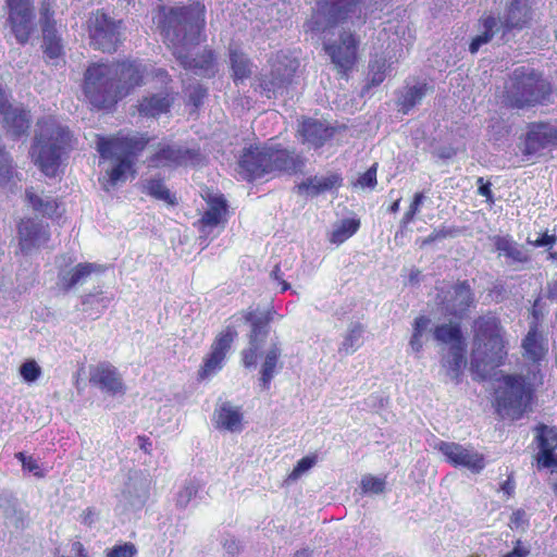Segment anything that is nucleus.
<instances>
[{
    "mask_svg": "<svg viewBox=\"0 0 557 557\" xmlns=\"http://www.w3.org/2000/svg\"><path fill=\"white\" fill-rule=\"evenodd\" d=\"M475 304L474 294L467 281L453 285L442 299L445 311L456 318H463Z\"/></svg>",
    "mask_w": 557,
    "mask_h": 557,
    "instance_id": "nucleus-21",
    "label": "nucleus"
},
{
    "mask_svg": "<svg viewBox=\"0 0 557 557\" xmlns=\"http://www.w3.org/2000/svg\"><path fill=\"white\" fill-rule=\"evenodd\" d=\"M547 297L553 301H557V280L547 284Z\"/></svg>",
    "mask_w": 557,
    "mask_h": 557,
    "instance_id": "nucleus-64",
    "label": "nucleus"
},
{
    "mask_svg": "<svg viewBox=\"0 0 557 557\" xmlns=\"http://www.w3.org/2000/svg\"><path fill=\"white\" fill-rule=\"evenodd\" d=\"M53 14L52 2L50 0H42L40 7V25L44 38V53L50 60H59L64 51L61 37L55 27Z\"/></svg>",
    "mask_w": 557,
    "mask_h": 557,
    "instance_id": "nucleus-19",
    "label": "nucleus"
},
{
    "mask_svg": "<svg viewBox=\"0 0 557 557\" xmlns=\"http://www.w3.org/2000/svg\"><path fill=\"white\" fill-rule=\"evenodd\" d=\"M214 420L218 429H223L230 432L242 431L243 414L239 408L234 407L228 403L223 404L215 410Z\"/></svg>",
    "mask_w": 557,
    "mask_h": 557,
    "instance_id": "nucleus-34",
    "label": "nucleus"
},
{
    "mask_svg": "<svg viewBox=\"0 0 557 557\" xmlns=\"http://www.w3.org/2000/svg\"><path fill=\"white\" fill-rule=\"evenodd\" d=\"M530 554V549L528 547H523L521 545V541L518 540L515 544V547L511 552L505 554L503 557H528Z\"/></svg>",
    "mask_w": 557,
    "mask_h": 557,
    "instance_id": "nucleus-57",
    "label": "nucleus"
},
{
    "mask_svg": "<svg viewBox=\"0 0 557 557\" xmlns=\"http://www.w3.org/2000/svg\"><path fill=\"white\" fill-rule=\"evenodd\" d=\"M244 319L251 324V331L248 347L242 351L243 364L246 368H255L258 357L261 359L259 384L267 391L274 376L283 369L282 347L277 337L272 338L270 345L265 346L272 312L257 313L249 310L244 314Z\"/></svg>",
    "mask_w": 557,
    "mask_h": 557,
    "instance_id": "nucleus-4",
    "label": "nucleus"
},
{
    "mask_svg": "<svg viewBox=\"0 0 557 557\" xmlns=\"http://www.w3.org/2000/svg\"><path fill=\"white\" fill-rule=\"evenodd\" d=\"M499 29L500 24L496 17L492 15L481 17L478 22V34L472 37L469 45L470 53H478L483 46L494 38Z\"/></svg>",
    "mask_w": 557,
    "mask_h": 557,
    "instance_id": "nucleus-31",
    "label": "nucleus"
},
{
    "mask_svg": "<svg viewBox=\"0 0 557 557\" xmlns=\"http://www.w3.org/2000/svg\"><path fill=\"white\" fill-rule=\"evenodd\" d=\"M549 85L534 72L525 74L516 70L506 90V103L511 108L525 109L543 103L549 95Z\"/></svg>",
    "mask_w": 557,
    "mask_h": 557,
    "instance_id": "nucleus-10",
    "label": "nucleus"
},
{
    "mask_svg": "<svg viewBox=\"0 0 557 557\" xmlns=\"http://www.w3.org/2000/svg\"><path fill=\"white\" fill-rule=\"evenodd\" d=\"M476 185H478V193H479V195L485 197L486 201L490 205H493L494 203V196H493V193H492V189H491L492 184L488 183V182L485 183L483 177H478Z\"/></svg>",
    "mask_w": 557,
    "mask_h": 557,
    "instance_id": "nucleus-53",
    "label": "nucleus"
},
{
    "mask_svg": "<svg viewBox=\"0 0 557 557\" xmlns=\"http://www.w3.org/2000/svg\"><path fill=\"white\" fill-rule=\"evenodd\" d=\"M315 461L317 458L314 456H306L301 458L288 475V480L295 481L300 478L305 472L310 470L315 465Z\"/></svg>",
    "mask_w": 557,
    "mask_h": 557,
    "instance_id": "nucleus-49",
    "label": "nucleus"
},
{
    "mask_svg": "<svg viewBox=\"0 0 557 557\" xmlns=\"http://www.w3.org/2000/svg\"><path fill=\"white\" fill-rule=\"evenodd\" d=\"M441 367L446 379L459 383L466 367V346L448 347L442 355Z\"/></svg>",
    "mask_w": 557,
    "mask_h": 557,
    "instance_id": "nucleus-27",
    "label": "nucleus"
},
{
    "mask_svg": "<svg viewBox=\"0 0 557 557\" xmlns=\"http://www.w3.org/2000/svg\"><path fill=\"white\" fill-rule=\"evenodd\" d=\"M342 185V177L338 174L326 176H310L296 186L299 195L315 197L325 191L338 188Z\"/></svg>",
    "mask_w": 557,
    "mask_h": 557,
    "instance_id": "nucleus-29",
    "label": "nucleus"
},
{
    "mask_svg": "<svg viewBox=\"0 0 557 557\" xmlns=\"http://www.w3.org/2000/svg\"><path fill=\"white\" fill-rule=\"evenodd\" d=\"M200 153L197 149H189L176 144H160L158 150L149 158V165L153 168H177L197 164Z\"/></svg>",
    "mask_w": 557,
    "mask_h": 557,
    "instance_id": "nucleus-14",
    "label": "nucleus"
},
{
    "mask_svg": "<svg viewBox=\"0 0 557 557\" xmlns=\"http://www.w3.org/2000/svg\"><path fill=\"white\" fill-rule=\"evenodd\" d=\"M535 440L540 449L536 455L539 468H552L557 466V456L555 449L557 448V430L554 426L540 424L535 428Z\"/></svg>",
    "mask_w": 557,
    "mask_h": 557,
    "instance_id": "nucleus-24",
    "label": "nucleus"
},
{
    "mask_svg": "<svg viewBox=\"0 0 557 557\" xmlns=\"http://www.w3.org/2000/svg\"><path fill=\"white\" fill-rule=\"evenodd\" d=\"M434 448L445 457L447 462L454 467L466 468L473 474L481 473L486 467L485 456L471 445L438 441Z\"/></svg>",
    "mask_w": 557,
    "mask_h": 557,
    "instance_id": "nucleus-11",
    "label": "nucleus"
},
{
    "mask_svg": "<svg viewBox=\"0 0 557 557\" xmlns=\"http://www.w3.org/2000/svg\"><path fill=\"white\" fill-rule=\"evenodd\" d=\"M498 382L495 389L497 412L504 418L520 419L530 405L531 387L519 374L503 375Z\"/></svg>",
    "mask_w": 557,
    "mask_h": 557,
    "instance_id": "nucleus-9",
    "label": "nucleus"
},
{
    "mask_svg": "<svg viewBox=\"0 0 557 557\" xmlns=\"http://www.w3.org/2000/svg\"><path fill=\"white\" fill-rule=\"evenodd\" d=\"M96 520V512L88 508L82 513V522L86 525H91Z\"/></svg>",
    "mask_w": 557,
    "mask_h": 557,
    "instance_id": "nucleus-62",
    "label": "nucleus"
},
{
    "mask_svg": "<svg viewBox=\"0 0 557 557\" xmlns=\"http://www.w3.org/2000/svg\"><path fill=\"white\" fill-rule=\"evenodd\" d=\"M26 200L34 211L44 216L54 218L59 215V202L50 195L37 193L33 187L26 189Z\"/></svg>",
    "mask_w": 557,
    "mask_h": 557,
    "instance_id": "nucleus-33",
    "label": "nucleus"
},
{
    "mask_svg": "<svg viewBox=\"0 0 557 557\" xmlns=\"http://www.w3.org/2000/svg\"><path fill=\"white\" fill-rule=\"evenodd\" d=\"M136 555L137 548L131 542L115 545L106 552V557H135Z\"/></svg>",
    "mask_w": 557,
    "mask_h": 557,
    "instance_id": "nucleus-48",
    "label": "nucleus"
},
{
    "mask_svg": "<svg viewBox=\"0 0 557 557\" xmlns=\"http://www.w3.org/2000/svg\"><path fill=\"white\" fill-rule=\"evenodd\" d=\"M430 324H431V320L428 317H424V315L418 317L414 320L412 333L423 336L424 333L429 330Z\"/></svg>",
    "mask_w": 557,
    "mask_h": 557,
    "instance_id": "nucleus-56",
    "label": "nucleus"
},
{
    "mask_svg": "<svg viewBox=\"0 0 557 557\" xmlns=\"http://www.w3.org/2000/svg\"><path fill=\"white\" fill-rule=\"evenodd\" d=\"M143 191L153 197L157 200L163 201L166 205H176V197L165 186L161 178H148L143 183Z\"/></svg>",
    "mask_w": 557,
    "mask_h": 557,
    "instance_id": "nucleus-40",
    "label": "nucleus"
},
{
    "mask_svg": "<svg viewBox=\"0 0 557 557\" xmlns=\"http://www.w3.org/2000/svg\"><path fill=\"white\" fill-rule=\"evenodd\" d=\"M360 227V222L355 219L343 220L334 227L330 235V242L336 245L343 244L351 237Z\"/></svg>",
    "mask_w": 557,
    "mask_h": 557,
    "instance_id": "nucleus-42",
    "label": "nucleus"
},
{
    "mask_svg": "<svg viewBox=\"0 0 557 557\" xmlns=\"http://www.w3.org/2000/svg\"><path fill=\"white\" fill-rule=\"evenodd\" d=\"M48 225L35 219L22 220L18 225L20 247L23 252L39 247L49 239Z\"/></svg>",
    "mask_w": 557,
    "mask_h": 557,
    "instance_id": "nucleus-25",
    "label": "nucleus"
},
{
    "mask_svg": "<svg viewBox=\"0 0 557 557\" xmlns=\"http://www.w3.org/2000/svg\"><path fill=\"white\" fill-rule=\"evenodd\" d=\"M103 270L104 268L98 263H78L74 268L59 274V285L67 292L76 285L86 283L92 273H99Z\"/></svg>",
    "mask_w": 557,
    "mask_h": 557,
    "instance_id": "nucleus-28",
    "label": "nucleus"
},
{
    "mask_svg": "<svg viewBox=\"0 0 557 557\" xmlns=\"http://www.w3.org/2000/svg\"><path fill=\"white\" fill-rule=\"evenodd\" d=\"M305 163L302 156L281 145L250 147L239 160V166L249 181L261 178L265 174H295L302 170Z\"/></svg>",
    "mask_w": 557,
    "mask_h": 557,
    "instance_id": "nucleus-7",
    "label": "nucleus"
},
{
    "mask_svg": "<svg viewBox=\"0 0 557 557\" xmlns=\"http://www.w3.org/2000/svg\"><path fill=\"white\" fill-rule=\"evenodd\" d=\"M529 20V8L527 0H511L507 14L505 16L504 26L507 29L521 28Z\"/></svg>",
    "mask_w": 557,
    "mask_h": 557,
    "instance_id": "nucleus-38",
    "label": "nucleus"
},
{
    "mask_svg": "<svg viewBox=\"0 0 557 557\" xmlns=\"http://www.w3.org/2000/svg\"><path fill=\"white\" fill-rule=\"evenodd\" d=\"M364 331L366 329L361 323H350L339 345L338 352L349 356L357 351L363 344Z\"/></svg>",
    "mask_w": 557,
    "mask_h": 557,
    "instance_id": "nucleus-37",
    "label": "nucleus"
},
{
    "mask_svg": "<svg viewBox=\"0 0 557 557\" xmlns=\"http://www.w3.org/2000/svg\"><path fill=\"white\" fill-rule=\"evenodd\" d=\"M522 347L525 356L533 361H537L544 356V348L540 342L535 327L528 332L522 342Z\"/></svg>",
    "mask_w": 557,
    "mask_h": 557,
    "instance_id": "nucleus-43",
    "label": "nucleus"
},
{
    "mask_svg": "<svg viewBox=\"0 0 557 557\" xmlns=\"http://www.w3.org/2000/svg\"><path fill=\"white\" fill-rule=\"evenodd\" d=\"M499 258H505L509 267L524 265L531 261L529 251L510 235H494L490 237Z\"/></svg>",
    "mask_w": 557,
    "mask_h": 557,
    "instance_id": "nucleus-23",
    "label": "nucleus"
},
{
    "mask_svg": "<svg viewBox=\"0 0 557 557\" xmlns=\"http://www.w3.org/2000/svg\"><path fill=\"white\" fill-rule=\"evenodd\" d=\"M121 22H115L107 14L97 11L88 20L90 44L103 52L115 51L120 41Z\"/></svg>",
    "mask_w": 557,
    "mask_h": 557,
    "instance_id": "nucleus-12",
    "label": "nucleus"
},
{
    "mask_svg": "<svg viewBox=\"0 0 557 557\" xmlns=\"http://www.w3.org/2000/svg\"><path fill=\"white\" fill-rule=\"evenodd\" d=\"M198 492V484L194 481L186 483L177 494L176 505L181 508L187 507Z\"/></svg>",
    "mask_w": 557,
    "mask_h": 557,
    "instance_id": "nucleus-46",
    "label": "nucleus"
},
{
    "mask_svg": "<svg viewBox=\"0 0 557 557\" xmlns=\"http://www.w3.org/2000/svg\"><path fill=\"white\" fill-rule=\"evenodd\" d=\"M20 374L27 383H33L41 375V369L35 360H27L20 367Z\"/></svg>",
    "mask_w": 557,
    "mask_h": 557,
    "instance_id": "nucleus-47",
    "label": "nucleus"
},
{
    "mask_svg": "<svg viewBox=\"0 0 557 557\" xmlns=\"http://www.w3.org/2000/svg\"><path fill=\"white\" fill-rule=\"evenodd\" d=\"M424 195L423 193H417L413 197V200L411 205L409 206V209L412 210V212L418 213L420 211V207L423 203Z\"/></svg>",
    "mask_w": 557,
    "mask_h": 557,
    "instance_id": "nucleus-61",
    "label": "nucleus"
},
{
    "mask_svg": "<svg viewBox=\"0 0 557 557\" xmlns=\"http://www.w3.org/2000/svg\"><path fill=\"white\" fill-rule=\"evenodd\" d=\"M230 62L235 83L248 78L252 73V64L246 54L236 46L230 47Z\"/></svg>",
    "mask_w": 557,
    "mask_h": 557,
    "instance_id": "nucleus-39",
    "label": "nucleus"
},
{
    "mask_svg": "<svg viewBox=\"0 0 557 557\" xmlns=\"http://www.w3.org/2000/svg\"><path fill=\"white\" fill-rule=\"evenodd\" d=\"M145 73V65L138 61L92 63L84 76L85 97L94 108L111 109L143 84Z\"/></svg>",
    "mask_w": 557,
    "mask_h": 557,
    "instance_id": "nucleus-3",
    "label": "nucleus"
},
{
    "mask_svg": "<svg viewBox=\"0 0 557 557\" xmlns=\"http://www.w3.org/2000/svg\"><path fill=\"white\" fill-rule=\"evenodd\" d=\"M89 382L111 396L124 395L126 391L121 373L107 361L90 367Z\"/></svg>",
    "mask_w": 557,
    "mask_h": 557,
    "instance_id": "nucleus-20",
    "label": "nucleus"
},
{
    "mask_svg": "<svg viewBox=\"0 0 557 557\" xmlns=\"http://www.w3.org/2000/svg\"><path fill=\"white\" fill-rule=\"evenodd\" d=\"M271 276L282 285V292L289 289L290 285L283 280V274L278 264L274 267L273 271L271 272Z\"/></svg>",
    "mask_w": 557,
    "mask_h": 557,
    "instance_id": "nucleus-60",
    "label": "nucleus"
},
{
    "mask_svg": "<svg viewBox=\"0 0 557 557\" xmlns=\"http://www.w3.org/2000/svg\"><path fill=\"white\" fill-rule=\"evenodd\" d=\"M173 101L174 98L169 91L150 95L141 100L138 111L144 116L157 117L168 112Z\"/></svg>",
    "mask_w": 557,
    "mask_h": 557,
    "instance_id": "nucleus-32",
    "label": "nucleus"
},
{
    "mask_svg": "<svg viewBox=\"0 0 557 557\" xmlns=\"http://www.w3.org/2000/svg\"><path fill=\"white\" fill-rule=\"evenodd\" d=\"M557 237L555 235L543 234L535 240L528 239V243L535 247L552 248L556 244Z\"/></svg>",
    "mask_w": 557,
    "mask_h": 557,
    "instance_id": "nucleus-55",
    "label": "nucleus"
},
{
    "mask_svg": "<svg viewBox=\"0 0 557 557\" xmlns=\"http://www.w3.org/2000/svg\"><path fill=\"white\" fill-rule=\"evenodd\" d=\"M15 458L22 463L24 471L29 472L38 478L44 476V472L41 471L38 460L33 456H27L25 453L18 451L15 454Z\"/></svg>",
    "mask_w": 557,
    "mask_h": 557,
    "instance_id": "nucleus-45",
    "label": "nucleus"
},
{
    "mask_svg": "<svg viewBox=\"0 0 557 557\" xmlns=\"http://www.w3.org/2000/svg\"><path fill=\"white\" fill-rule=\"evenodd\" d=\"M508 355L505 330L499 319L488 312L473 322V349L471 370L486 380L496 368L505 363Z\"/></svg>",
    "mask_w": 557,
    "mask_h": 557,
    "instance_id": "nucleus-5",
    "label": "nucleus"
},
{
    "mask_svg": "<svg viewBox=\"0 0 557 557\" xmlns=\"http://www.w3.org/2000/svg\"><path fill=\"white\" fill-rule=\"evenodd\" d=\"M205 26V5L193 2L186 7L172 8L164 15L162 33L168 46L180 64L196 75L211 76L214 73V54L203 50L193 58L190 48L198 45Z\"/></svg>",
    "mask_w": 557,
    "mask_h": 557,
    "instance_id": "nucleus-2",
    "label": "nucleus"
},
{
    "mask_svg": "<svg viewBox=\"0 0 557 557\" xmlns=\"http://www.w3.org/2000/svg\"><path fill=\"white\" fill-rule=\"evenodd\" d=\"M386 482L382 478L364 475L361 479V488L364 493L381 494L385 490Z\"/></svg>",
    "mask_w": 557,
    "mask_h": 557,
    "instance_id": "nucleus-44",
    "label": "nucleus"
},
{
    "mask_svg": "<svg viewBox=\"0 0 557 557\" xmlns=\"http://www.w3.org/2000/svg\"><path fill=\"white\" fill-rule=\"evenodd\" d=\"M423 336L412 333L411 338L409 341L411 351L416 355L420 354L423 348Z\"/></svg>",
    "mask_w": 557,
    "mask_h": 557,
    "instance_id": "nucleus-58",
    "label": "nucleus"
},
{
    "mask_svg": "<svg viewBox=\"0 0 557 557\" xmlns=\"http://www.w3.org/2000/svg\"><path fill=\"white\" fill-rule=\"evenodd\" d=\"M376 170H377V164L374 163L370 169H368L363 174H361L359 176V178L357 180V183L356 185L361 187V188H374L375 185H376Z\"/></svg>",
    "mask_w": 557,
    "mask_h": 557,
    "instance_id": "nucleus-50",
    "label": "nucleus"
},
{
    "mask_svg": "<svg viewBox=\"0 0 557 557\" xmlns=\"http://www.w3.org/2000/svg\"><path fill=\"white\" fill-rule=\"evenodd\" d=\"M223 547L226 552V554L231 556H235L239 552V544L234 539H226L223 542Z\"/></svg>",
    "mask_w": 557,
    "mask_h": 557,
    "instance_id": "nucleus-59",
    "label": "nucleus"
},
{
    "mask_svg": "<svg viewBox=\"0 0 557 557\" xmlns=\"http://www.w3.org/2000/svg\"><path fill=\"white\" fill-rule=\"evenodd\" d=\"M528 525L527 513L522 509H518L510 516L509 527L511 529H524Z\"/></svg>",
    "mask_w": 557,
    "mask_h": 557,
    "instance_id": "nucleus-52",
    "label": "nucleus"
},
{
    "mask_svg": "<svg viewBox=\"0 0 557 557\" xmlns=\"http://www.w3.org/2000/svg\"><path fill=\"white\" fill-rule=\"evenodd\" d=\"M236 336V330L233 326H227L215 337L211 345V351L203 359V364L198 372L201 380L209 379L223 368L226 354L231 349Z\"/></svg>",
    "mask_w": 557,
    "mask_h": 557,
    "instance_id": "nucleus-17",
    "label": "nucleus"
},
{
    "mask_svg": "<svg viewBox=\"0 0 557 557\" xmlns=\"http://www.w3.org/2000/svg\"><path fill=\"white\" fill-rule=\"evenodd\" d=\"M150 480L139 470H129L121 490L119 502L125 509H140L149 495Z\"/></svg>",
    "mask_w": 557,
    "mask_h": 557,
    "instance_id": "nucleus-18",
    "label": "nucleus"
},
{
    "mask_svg": "<svg viewBox=\"0 0 557 557\" xmlns=\"http://www.w3.org/2000/svg\"><path fill=\"white\" fill-rule=\"evenodd\" d=\"M148 143L149 137L143 134L98 139L97 150L100 154V165L104 172L102 184L106 190L126 181V175L132 171L135 159Z\"/></svg>",
    "mask_w": 557,
    "mask_h": 557,
    "instance_id": "nucleus-6",
    "label": "nucleus"
},
{
    "mask_svg": "<svg viewBox=\"0 0 557 557\" xmlns=\"http://www.w3.org/2000/svg\"><path fill=\"white\" fill-rule=\"evenodd\" d=\"M37 127L30 154L41 172L53 177L57 175L61 154L70 141V133L52 116L39 120Z\"/></svg>",
    "mask_w": 557,
    "mask_h": 557,
    "instance_id": "nucleus-8",
    "label": "nucleus"
},
{
    "mask_svg": "<svg viewBox=\"0 0 557 557\" xmlns=\"http://www.w3.org/2000/svg\"><path fill=\"white\" fill-rule=\"evenodd\" d=\"M227 205L223 196H212L208 199V209L199 220V231L210 234L211 231L219 226L226 213Z\"/></svg>",
    "mask_w": 557,
    "mask_h": 557,
    "instance_id": "nucleus-30",
    "label": "nucleus"
},
{
    "mask_svg": "<svg viewBox=\"0 0 557 557\" xmlns=\"http://www.w3.org/2000/svg\"><path fill=\"white\" fill-rule=\"evenodd\" d=\"M384 66H385L384 62L381 63L379 61H375L371 65V72H372L371 84L372 85H379L384 81V78H385Z\"/></svg>",
    "mask_w": 557,
    "mask_h": 557,
    "instance_id": "nucleus-54",
    "label": "nucleus"
},
{
    "mask_svg": "<svg viewBox=\"0 0 557 557\" xmlns=\"http://www.w3.org/2000/svg\"><path fill=\"white\" fill-rule=\"evenodd\" d=\"M298 132L302 137V143L308 144L313 148L322 147L334 135L333 127H330L324 122L313 119L305 120Z\"/></svg>",
    "mask_w": 557,
    "mask_h": 557,
    "instance_id": "nucleus-26",
    "label": "nucleus"
},
{
    "mask_svg": "<svg viewBox=\"0 0 557 557\" xmlns=\"http://www.w3.org/2000/svg\"><path fill=\"white\" fill-rule=\"evenodd\" d=\"M429 91L430 87L424 83L406 88L399 100L400 111L407 114L412 108L422 101Z\"/></svg>",
    "mask_w": 557,
    "mask_h": 557,
    "instance_id": "nucleus-41",
    "label": "nucleus"
},
{
    "mask_svg": "<svg viewBox=\"0 0 557 557\" xmlns=\"http://www.w3.org/2000/svg\"><path fill=\"white\" fill-rule=\"evenodd\" d=\"M433 337L438 343L448 345V347L467 346L459 323L449 322L436 325L433 330Z\"/></svg>",
    "mask_w": 557,
    "mask_h": 557,
    "instance_id": "nucleus-35",
    "label": "nucleus"
},
{
    "mask_svg": "<svg viewBox=\"0 0 557 557\" xmlns=\"http://www.w3.org/2000/svg\"><path fill=\"white\" fill-rule=\"evenodd\" d=\"M1 124L7 135L18 139L28 135L32 119L28 111L21 106H12L5 90L0 86Z\"/></svg>",
    "mask_w": 557,
    "mask_h": 557,
    "instance_id": "nucleus-13",
    "label": "nucleus"
},
{
    "mask_svg": "<svg viewBox=\"0 0 557 557\" xmlns=\"http://www.w3.org/2000/svg\"><path fill=\"white\" fill-rule=\"evenodd\" d=\"M445 236H446V233L444 231L433 232L432 234H430L428 237H425L422 240V246L430 245L440 238H444Z\"/></svg>",
    "mask_w": 557,
    "mask_h": 557,
    "instance_id": "nucleus-63",
    "label": "nucleus"
},
{
    "mask_svg": "<svg viewBox=\"0 0 557 557\" xmlns=\"http://www.w3.org/2000/svg\"><path fill=\"white\" fill-rule=\"evenodd\" d=\"M548 146L557 147L556 126L548 123L530 125L524 140L523 154L533 156Z\"/></svg>",
    "mask_w": 557,
    "mask_h": 557,
    "instance_id": "nucleus-22",
    "label": "nucleus"
},
{
    "mask_svg": "<svg viewBox=\"0 0 557 557\" xmlns=\"http://www.w3.org/2000/svg\"><path fill=\"white\" fill-rule=\"evenodd\" d=\"M8 21L18 44H26L34 30L33 0H5Z\"/></svg>",
    "mask_w": 557,
    "mask_h": 557,
    "instance_id": "nucleus-15",
    "label": "nucleus"
},
{
    "mask_svg": "<svg viewBox=\"0 0 557 557\" xmlns=\"http://www.w3.org/2000/svg\"><path fill=\"white\" fill-rule=\"evenodd\" d=\"M361 3L362 0H321L309 22L310 28L315 32L341 27L337 38L324 41V49L335 66L343 72L350 70L357 61L360 38L350 26L360 27L366 22Z\"/></svg>",
    "mask_w": 557,
    "mask_h": 557,
    "instance_id": "nucleus-1",
    "label": "nucleus"
},
{
    "mask_svg": "<svg viewBox=\"0 0 557 557\" xmlns=\"http://www.w3.org/2000/svg\"><path fill=\"white\" fill-rule=\"evenodd\" d=\"M0 518L7 527H13L16 530L24 529L26 525L24 511L17 508L11 497H0Z\"/></svg>",
    "mask_w": 557,
    "mask_h": 557,
    "instance_id": "nucleus-36",
    "label": "nucleus"
},
{
    "mask_svg": "<svg viewBox=\"0 0 557 557\" xmlns=\"http://www.w3.org/2000/svg\"><path fill=\"white\" fill-rule=\"evenodd\" d=\"M206 94L207 90L201 85L190 87L188 89L189 102H191L196 108L199 107L202 103Z\"/></svg>",
    "mask_w": 557,
    "mask_h": 557,
    "instance_id": "nucleus-51",
    "label": "nucleus"
},
{
    "mask_svg": "<svg viewBox=\"0 0 557 557\" xmlns=\"http://www.w3.org/2000/svg\"><path fill=\"white\" fill-rule=\"evenodd\" d=\"M285 55L278 53L277 62L272 65L270 75H262L259 78V88L261 92L269 99L282 95L285 87L292 82L294 73L298 66L295 60L284 63L281 59Z\"/></svg>",
    "mask_w": 557,
    "mask_h": 557,
    "instance_id": "nucleus-16",
    "label": "nucleus"
}]
</instances>
